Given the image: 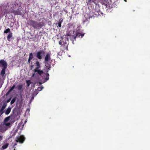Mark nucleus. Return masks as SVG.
<instances>
[{"label":"nucleus","instance_id":"nucleus-1","mask_svg":"<svg viewBox=\"0 0 150 150\" xmlns=\"http://www.w3.org/2000/svg\"><path fill=\"white\" fill-rule=\"evenodd\" d=\"M84 33H81L75 30L73 32V35L69 36V35H66L65 37H60L61 40L59 41V44L61 45V47H62V50H68V46L69 43V38H70L72 42L74 40H75L76 38H82L85 34Z\"/></svg>","mask_w":150,"mask_h":150},{"label":"nucleus","instance_id":"nucleus-2","mask_svg":"<svg viewBox=\"0 0 150 150\" xmlns=\"http://www.w3.org/2000/svg\"><path fill=\"white\" fill-rule=\"evenodd\" d=\"M38 75H40L38 78V83L39 84V86L46 82L49 79V74L47 73H45L42 70L38 69Z\"/></svg>","mask_w":150,"mask_h":150},{"label":"nucleus","instance_id":"nucleus-3","mask_svg":"<svg viewBox=\"0 0 150 150\" xmlns=\"http://www.w3.org/2000/svg\"><path fill=\"white\" fill-rule=\"evenodd\" d=\"M50 53H47L46 55L45 58V63L46 68L48 70H50L51 67V63L52 62L50 57Z\"/></svg>","mask_w":150,"mask_h":150},{"label":"nucleus","instance_id":"nucleus-4","mask_svg":"<svg viewBox=\"0 0 150 150\" xmlns=\"http://www.w3.org/2000/svg\"><path fill=\"white\" fill-rule=\"evenodd\" d=\"M10 118V116L6 117L4 120V123L1 125V127L0 128H1V127H4V128L6 127L7 129L8 127H9L10 125V123L7 122L9 120Z\"/></svg>","mask_w":150,"mask_h":150},{"label":"nucleus","instance_id":"nucleus-5","mask_svg":"<svg viewBox=\"0 0 150 150\" xmlns=\"http://www.w3.org/2000/svg\"><path fill=\"white\" fill-rule=\"evenodd\" d=\"M25 139L24 136L23 135L18 136L15 138V140L16 142H19L20 143H23Z\"/></svg>","mask_w":150,"mask_h":150},{"label":"nucleus","instance_id":"nucleus-6","mask_svg":"<svg viewBox=\"0 0 150 150\" xmlns=\"http://www.w3.org/2000/svg\"><path fill=\"white\" fill-rule=\"evenodd\" d=\"M21 8L20 7L16 11H14L13 9L11 10L9 12V13H13L16 15H20L21 14Z\"/></svg>","mask_w":150,"mask_h":150},{"label":"nucleus","instance_id":"nucleus-7","mask_svg":"<svg viewBox=\"0 0 150 150\" xmlns=\"http://www.w3.org/2000/svg\"><path fill=\"white\" fill-rule=\"evenodd\" d=\"M45 52L43 50H41L38 52V59H41L44 56Z\"/></svg>","mask_w":150,"mask_h":150},{"label":"nucleus","instance_id":"nucleus-8","mask_svg":"<svg viewBox=\"0 0 150 150\" xmlns=\"http://www.w3.org/2000/svg\"><path fill=\"white\" fill-rule=\"evenodd\" d=\"M0 64L2 65L3 69H6L7 67V63L4 60H1L0 61Z\"/></svg>","mask_w":150,"mask_h":150},{"label":"nucleus","instance_id":"nucleus-9","mask_svg":"<svg viewBox=\"0 0 150 150\" xmlns=\"http://www.w3.org/2000/svg\"><path fill=\"white\" fill-rule=\"evenodd\" d=\"M63 22V19L62 18H60L58 21L57 23H56V25H58V26L60 28L61 27L62 23Z\"/></svg>","mask_w":150,"mask_h":150},{"label":"nucleus","instance_id":"nucleus-10","mask_svg":"<svg viewBox=\"0 0 150 150\" xmlns=\"http://www.w3.org/2000/svg\"><path fill=\"white\" fill-rule=\"evenodd\" d=\"M12 33L11 32H10L7 36V39L8 41H10L11 38L12 37Z\"/></svg>","mask_w":150,"mask_h":150},{"label":"nucleus","instance_id":"nucleus-11","mask_svg":"<svg viewBox=\"0 0 150 150\" xmlns=\"http://www.w3.org/2000/svg\"><path fill=\"white\" fill-rule=\"evenodd\" d=\"M1 127V125L0 126V127ZM7 129L6 127L4 128V127H1L0 128V131L1 132H4Z\"/></svg>","mask_w":150,"mask_h":150},{"label":"nucleus","instance_id":"nucleus-12","mask_svg":"<svg viewBox=\"0 0 150 150\" xmlns=\"http://www.w3.org/2000/svg\"><path fill=\"white\" fill-rule=\"evenodd\" d=\"M11 108L8 107L5 112V114L6 115L8 114L11 112Z\"/></svg>","mask_w":150,"mask_h":150},{"label":"nucleus","instance_id":"nucleus-13","mask_svg":"<svg viewBox=\"0 0 150 150\" xmlns=\"http://www.w3.org/2000/svg\"><path fill=\"white\" fill-rule=\"evenodd\" d=\"M8 145L9 144L8 143H6L2 146V148L3 149H6L8 147Z\"/></svg>","mask_w":150,"mask_h":150},{"label":"nucleus","instance_id":"nucleus-14","mask_svg":"<svg viewBox=\"0 0 150 150\" xmlns=\"http://www.w3.org/2000/svg\"><path fill=\"white\" fill-rule=\"evenodd\" d=\"M6 69H2L1 71V75L3 76L4 75L5 72V70Z\"/></svg>","mask_w":150,"mask_h":150},{"label":"nucleus","instance_id":"nucleus-15","mask_svg":"<svg viewBox=\"0 0 150 150\" xmlns=\"http://www.w3.org/2000/svg\"><path fill=\"white\" fill-rule=\"evenodd\" d=\"M16 97H14L11 101V104L12 105L16 101Z\"/></svg>","mask_w":150,"mask_h":150},{"label":"nucleus","instance_id":"nucleus-16","mask_svg":"<svg viewBox=\"0 0 150 150\" xmlns=\"http://www.w3.org/2000/svg\"><path fill=\"white\" fill-rule=\"evenodd\" d=\"M8 32H9V33L10 32V29L9 28H7V29H6V30H5L4 31V33H7Z\"/></svg>","mask_w":150,"mask_h":150},{"label":"nucleus","instance_id":"nucleus-17","mask_svg":"<svg viewBox=\"0 0 150 150\" xmlns=\"http://www.w3.org/2000/svg\"><path fill=\"white\" fill-rule=\"evenodd\" d=\"M17 88L18 90H20L22 88V85H18V86L17 87Z\"/></svg>","mask_w":150,"mask_h":150},{"label":"nucleus","instance_id":"nucleus-18","mask_svg":"<svg viewBox=\"0 0 150 150\" xmlns=\"http://www.w3.org/2000/svg\"><path fill=\"white\" fill-rule=\"evenodd\" d=\"M4 108H1V109L0 110V114L1 115H2L4 112Z\"/></svg>","mask_w":150,"mask_h":150},{"label":"nucleus","instance_id":"nucleus-19","mask_svg":"<svg viewBox=\"0 0 150 150\" xmlns=\"http://www.w3.org/2000/svg\"><path fill=\"white\" fill-rule=\"evenodd\" d=\"M26 82L27 84V86L28 87L29 86L30 84L31 83L30 81V80H26Z\"/></svg>","mask_w":150,"mask_h":150},{"label":"nucleus","instance_id":"nucleus-20","mask_svg":"<svg viewBox=\"0 0 150 150\" xmlns=\"http://www.w3.org/2000/svg\"><path fill=\"white\" fill-rule=\"evenodd\" d=\"M96 0H88V2L89 3H91V2H92L94 3V4H96Z\"/></svg>","mask_w":150,"mask_h":150},{"label":"nucleus","instance_id":"nucleus-21","mask_svg":"<svg viewBox=\"0 0 150 150\" xmlns=\"http://www.w3.org/2000/svg\"><path fill=\"white\" fill-rule=\"evenodd\" d=\"M43 88V87L42 86L41 87H38V91H41Z\"/></svg>","mask_w":150,"mask_h":150},{"label":"nucleus","instance_id":"nucleus-22","mask_svg":"<svg viewBox=\"0 0 150 150\" xmlns=\"http://www.w3.org/2000/svg\"><path fill=\"white\" fill-rule=\"evenodd\" d=\"M15 85H13L9 90L11 92L15 88Z\"/></svg>","mask_w":150,"mask_h":150},{"label":"nucleus","instance_id":"nucleus-23","mask_svg":"<svg viewBox=\"0 0 150 150\" xmlns=\"http://www.w3.org/2000/svg\"><path fill=\"white\" fill-rule=\"evenodd\" d=\"M29 59H32L33 58V54L32 53H31L29 55Z\"/></svg>","mask_w":150,"mask_h":150},{"label":"nucleus","instance_id":"nucleus-24","mask_svg":"<svg viewBox=\"0 0 150 150\" xmlns=\"http://www.w3.org/2000/svg\"><path fill=\"white\" fill-rule=\"evenodd\" d=\"M6 105H7V104H6L4 103L3 105L2 108L5 109V108L6 107Z\"/></svg>","mask_w":150,"mask_h":150},{"label":"nucleus","instance_id":"nucleus-25","mask_svg":"<svg viewBox=\"0 0 150 150\" xmlns=\"http://www.w3.org/2000/svg\"><path fill=\"white\" fill-rule=\"evenodd\" d=\"M86 22H87V23H86L87 24L88 23V21L86 19L85 20H84L83 21V23L85 24V23Z\"/></svg>","mask_w":150,"mask_h":150},{"label":"nucleus","instance_id":"nucleus-26","mask_svg":"<svg viewBox=\"0 0 150 150\" xmlns=\"http://www.w3.org/2000/svg\"><path fill=\"white\" fill-rule=\"evenodd\" d=\"M34 72H38V67H36L35 69H34Z\"/></svg>","mask_w":150,"mask_h":150},{"label":"nucleus","instance_id":"nucleus-27","mask_svg":"<svg viewBox=\"0 0 150 150\" xmlns=\"http://www.w3.org/2000/svg\"><path fill=\"white\" fill-rule=\"evenodd\" d=\"M11 92L9 90L6 93V96H8L9 94Z\"/></svg>","mask_w":150,"mask_h":150},{"label":"nucleus","instance_id":"nucleus-28","mask_svg":"<svg viewBox=\"0 0 150 150\" xmlns=\"http://www.w3.org/2000/svg\"><path fill=\"white\" fill-rule=\"evenodd\" d=\"M34 97L33 96V95H32V96L31 97V99L30 100V101H32L33 99H34Z\"/></svg>","mask_w":150,"mask_h":150},{"label":"nucleus","instance_id":"nucleus-29","mask_svg":"<svg viewBox=\"0 0 150 150\" xmlns=\"http://www.w3.org/2000/svg\"><path fill=\"white\" fill-rule=\"evenodd\" d=\"M11 98H10L8 100H7V103H8V102H9L10 101V100H11Z\"/></svg>","mask_w":150,"mask_h":150},{"label":"nucleus","instance_id":"nucleus-30","mask_svg":"<svg viewBox=\"0 0 150 150\" xmlns=\"http://www.w3.org/2000/svg\"><path fill=\"white\" fill-rule=\"evenodd\" d=\"M3 136H2L0 135V141L2 139Z\"/></svg>","mask_w":150,"mask_h":150},{"label":"nucleus","instance_id":"nucleus-31","mask_svg":"<svg viewBox=\"0 0 150 150\" xmlns=\"http://www.w3.org/2000/svg\"><path fill=\"white\" fill-rule=\"evenodd\" d=\"M40 65L39 63V62H38V69L40 67Z\"/></svg>","mask_w":150,"mask_h":150},{"label":"nucleus","instance_id":"nucleus-32","mask_svg":"<svg viewBox=\"0 0 150 150\" xmlns=\"http://www.w3.org/2000/svg\"><path fill=\"white\" fill-rule=\"evenodd\" d=\"M63 10L66 13H67V11L65 9H63Z\"/></svg>","mask_w":150,"mask_h":150},{"label":"nucleus","instance_id":"nucleus-33","mask_svg":"<svg viewBox=\"0 0 150 150\" xmlns=\"http://www.w3.org/2000/svg\"><path fill=\"white\" fill-rule=\"evenodd\" d=\"M35 73L33 74V75H32V76L33 77H34V75H35Z\"/></svg>","mask_w":150,"mask_h":150},{"label":"nucleus","instance_id":"nucleus-34","mask_svg":"<svg viewBox=\"0 0 150 150\" xmlns=\"http://www.w3.org/2000/svg\"><path fill=\"white\" fill-rule=\"evenodd\" d=\"M31 59H29V58L28 59V61L29 62L30 61V60Z\"/></svg>","mask_w":150,"mask_h":150},{"label":"nucleus","instance_id":"nucleus-35","mask_svg":"<svg viewBox=\"0 0 150 150\" xmlns=\"http://www.w3.org/2000/svg\"><path fill=\"white\" fill-rule=\"evenodd\" d=\"M36 64L37 65H38V62H36Z\"/></svg>","mask_w":150,"mask_h":150},{"label":"nucleus","instance_id":"nucleus-36","mask_svg":"<svg viewBox=\"0 0 150 150\" xmlns=\"http://www.w3.org/2000/svg\"><path fill=\"white\" fill-rule=\"evenodd\" d=\"M36 57H38V54H36Z\"/></svg>","mask_w":150,"mask_h":150},{"label":"nucleus","instance_id":"nucleus-37","mask_svg":"<svg viewBox=\"0 0 150 150\" xmlns=\"http://www.w3.org/2000/svg\"><path fill=\"white\" fill-rule=\"evenodd\" d=\"M16 144H17L16 143V144H14V145L15 146V145H16Z\"/></svg>","mask_w":150,"mask_h":150}]
</instances>
